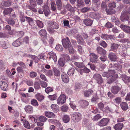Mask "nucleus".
<instances>
[{
  "label": "nucleus",
  "instance_id": "f257e3e1",
  "mask_svg": "<svg viewBox=\"0 0 130 130\" xmlns=\"http://www.w3.org/2000/svg\"><path fill=\"white\" fill-rule=\"evenodd\" d=\"M130 14V7H129L127 11L123 12L121 15V20L122 22H124V21H128L129 18Z\"/></svg>",
  "mask_w": 130,
  "mask_h": 130
},
{
  "label": "nucleus",
  "instance_id": "f03ea898",
  "mask_svg": "<svg viewBox=\"0 0 130 130\" xmlns=\"http://www.w3.org/2000/svg\"><path fill=\"white\" fill-rule=\"evenodd\" d=\"M30 5L28 6V8L33 11L35 12L37 10L35 7L37 6L35 0H29Z\"/></svg>",
  "mask_w": 130,
  "mask_h": 130
},
{
  "label": "nucleus",
  "instance_id": "7ed1b4c3",
  "mask_svg": "<svg viewBox=\"0 0 130 130\" xmlns=\"http://www.w3.org/2000/svg\"><path fill=\"white\" fill-rule=\"evenodd\" d=\"M62 45L66 48H68L71 45L69 39L68 37L63 39L62 40Z\"/></svg>",
  "mask_w": 130,
  "mask_h": 130
},
{
  "label": "nucleus",
  "instance_id": "20e7f679",
  "mask_svg": "<svg viewBox=\"0 0 130 130\" xmlns=\"http://www.w3.org/2000/svg\"><path fill=\"white\" fill-rule=\"evenodd\" d=\"M90 60L91 62L94 63H96L98 61V56L95 54L93 53H90Z\"/></svg>",
  "mask_w": 130,
  "mask_h": 130
},
{
  "label": "nucleus",
  "instance_id": "39448f33",
  "mask_svg": "<svg viewBox=\"0 0 130 130\" xmlns=\"http://www.w3.org/2000/svg\"><path fill=\"white\" fill-rule=\"evenodd\" d=\"M93 78L95 79L99 84H101L103 82L102 76L100 74L98 73L94 74L93 76Z\"/></svg>",
  "mask_w": 130,
  "mask_h": 130
},
{
  "label": "nucleus",
  "instance_id": "423d86ee",
  "mask_svg": "<svg viewBox=\"0 0 130 130\" xmlns=\"http://www.w3.org/2000/svg\"><path fill=\"white\" fill-rule=\"evenodd\" d=\"M108 6L109 9H106V12L109 14H113L114 13V2L109 3Z\"/></svg>",
  "mask_w": 130,
  "mask_h": 130
},
{
  "label": "nucleus",
  "instance_id": "0eeeda50",
  "mask_svg": "<svg viewBox=\"0 0 130 130\" xmlns=\"http://www.w3.org/2000/svg\"><path fill=\"white\" fill-rule=\"evenodd\" d=\"M109 121L108 119L103 118L98 122V125L100 126H104L107 125Z\"/></svg>",
  "mask_w": 130,
  "mask_h": 130
},
{
  "label": "nucleus",
  "instance_id": "6e6552de",
  "mask_svg": "<svg viewBox=\"0 0 130 130\" xmlns=\"http://www.w3.org/2000/svg\"><path fill=\"white\" fill-rule=\"evenodd\" d=\"M48 24L49 27L53 29H57L59 27V25L57 23L53 21H49Z\"/></svg>",
  "mask_w": 130,
  "mask_h": 130
},
{
  "label": "nucleus",
  "instance_id": "1a4fd4ad",
  "mask_svg": "<svg viewBox=\"0 0 130 130\" xmlns=\"http://www.w3.org/2000/svg\"><path fill=\"white\" fill-rule=\"evenodd\" d=\"M66 100L65 95L64 94L61 95L57 99V103L59 105L62 104L65 102Z\"/></svg>",
  "mask_w": 130,
  "mask_h": 130
},
{
  "label": "nucleus",
  "instance_id": "9d476101",
  "mask_svg": "<svg viewBox=\"0 0 130 130\" xmlns=\"http://www.w3.org/2000/svg\"><path fill=\"white\" fill-rule=\"evenodd\" d=\"M72 118L74 120L78 121L81 119V115L78 112H75L73 114Z\"/></svg>",
  "mask_w": 130,
  "mask_h": 130
},
{
  "label": "nucleus",
  "instance_id": "9b49d317",
  "mask_svg": "<svg viewBox=\"0 0 130 130\" xmlns=\"http://www.w3.org/2000/svg\"><path fill=\"white\" fill-rule=\"evenodd\" d=\"M0 87L2 89L6 91L8 89V85L5 82L1 81L0 82Z\"/></svg>",
  "mask_w": 130,
  "mask_h": 130
},
{
  "label": "nucleus",
  "instance_id": "f8f14e48",
  "mask_svg": "<svg viewBox=\"0 0 130 130\" xmlns=\"http://www.w3.org/2000/svg\"><path fill=\"white\" fill-rule=\"evenodd\" d=\"M61 78L62 81L64 83H67L69 81V78L68 75L64 73H62L61 75Z\"/></svg>",
  "mask_w": 130,
  "mask_h": 130
},
{
  "label": "nucleus",
  "instance_id": "ddd939ff",
  "mask_svg": "<svg viewBox=\"0 0 130 130\" xmlns=\"http://www.w3.org/2000/svg\"><path fill=\"white\" fill-rule=\"evenodd\" d=\"M48 54L50 55L49 58L51 59H52L54 62H56L57 59L55 53L53 52H49Z\"/></svg>",
  "mask_w": 130,
  "mask_h": 130
},
{
  "label": "nucleus",
  "instance_id": "4468645a",
  "mask_svg": "<svg viewBox=\"0 0 130 130\" xmlns=\"http://www.w3.org/2000/svg\"><path fill=\"white\" fill-rule=\"evenodd\" d=\"M80 103L81 106L83 108L87 107L89 104L88 102L85 100H81Z\"/></svg>",
  "mask_w": 130,
  "mask_h": 130
},
{
  "label": "nucleus",
  "instance_id": "2eb2a0df",
  "mask_svg": "<svg viewBox=\"0 0 130 130\" xmlns=\"http://www.w3.org/2000/svg\"><path fill=\"white\" fill-rule=\"evenodd\" d=\"M83 22L86 26H91L92 24L93 20L90 19H84Z\"/></svg>",
  "mask_w": 130,
  "mask_h": 130
},
{
  "label": "nucleus",
  "instance_id": "dca6fc26",
  "mask_svg": "<svg viewBox=\"0 0 130 130\" xmlns=\"http://www.w3.org/2000/svg\"><path fill=\"white\" fill-rule=\"evenodd\" d=\"M24 109L25 111L28 113H32L33 111V108L30 105H27L26 106Z\"/></svg>",
  "mask_w": 130,
  "mask_h": 130
},
{
  "label": "nucleus",
  "instance_id": "f3484780",
  "mask_svg": "<svg viewBox=\"0 0 130 130\" xmlns=\"http://www.w3.org/2000/svg\"><path fill=\"white\" fill-rule=\"evenodd\" d=\"M43 10L45 16H48L50 12L48 6L47 5H44L43 7Z\"/></svg>",
  "mask_w": 130,
  "mask_h": 130
},
{
  "label": "nucleus",
  "instance_id": "a211bd4d",
  "mask_svg": "<svg viewBox=\"0 0 130 130\" xmlns=\"http://www.w3.org/2000/svg\"><path fill=\"white\" fill-rule=\"evenodd\" d=\"M21 39L20 38L17 39L13 43V45L14 46L18 47L21 45L22 43Z\"/></svg>",
  "mask_w": 130,
  "mask_h": 130
},
{
  "label": "nucleus",
  "instance_id": "6ab92c4d",
  "mask_svg": "<svg viewBox=\"0 0 130 130\" xmlns=\"http://www.w3.org/2000/svg\"><path fill=\"white\" fill-rule=\"evenodd\" d=\"M13 10L12 8H8L5 9L3 12V13L4 15L6 16V15L10 14Z\"/></svg>",
  "mask_w": 130,
  "mask_h": 130
},
{
  "label": "nucleus",
  "instance_id": "aec40b11",
  "mask_svg": "<svg viewBox=\"0 0 130 130\" xmlns=\"http://www.w3.org/2000/svg\"><path fill=\"white\" fill-rule=\"evenodd\" d=\"M39 34L41 37L45 39L47 37V33L46 30L44 29H42L39 32Z\"/></svg>",
  "mask_w": 130,
  "mask_h": 130
},
{
  "label": "nucleus",
  "instance_id": "412c9836",
  "mask_svg": "<svg viewBox=\"0 0 130 130\" xmlns=\"http://www.w3.org/2000/svg\"><path fill=\"white\" fill-rule=\"evenodd\" d=\"M76 37L78 40V43L80 44H83L85 43L84 41L81 36L79 35H77Z\"/></svg>",
  "mask_w": 130,
  "mask_h": 130
},
{
  "label": "nucleus",
  "instance_id": "4be33fe9",
  "mask_svg": "<svg viewBox=\"0 0 130 130\" xmlns=\"http://www.w3.org/2000/svg\"><path fill=\"white\" fill-rule=\"evenodd\" d=\"M93 93V91L90 89L86 90L84 91V96L86 97H88L90 96Z\"/></svg>",
  "mask_w": 130,
  "mask_h": 130
},
{
  "label": "nucleus",
  "instance_id": "5701e85b",
  "mask_svg": "<svg viewBox=\"0 0 130 130\" xmlns=\"http://www.w3.org/2000/svg\"><path fill=\"white\" fill-rule=\"evenodd\" d=\"M121 77L122 80L125 83L130 82V77L125 75H122Z\"/></svg>",
  "mask_w": 130,
  "mask_h": 130
},
{
  "label": "nucleus",
  "instance_id": "b1692460",
  "mask_svg": "<svg viewBox=\"0 0 130 130\" xmlns=\"http://www.w3.org/2000/svg\"><path fill=\"white\" fill-rule=\"evenodd\" d=\"M121 27L124 32L130 34V27L124 25H121Z\"/></svg>",
  "mask_w": 130,
  "mask_h": 130
},
{
  "label": "nucleus",
  "instance_id": "393cba45",
  "mask_svg": "<svg viewBox=\"0 0 130 130\" xmlns=\"http://www.w3.org/2000/svg\"><path fill=\"white\" fill-rule=\"evenodd\" d=\"M2 3L3 6L6 7H9L11 5L12 2L11 1L8 0L3 2Z\"/></svg>",
  "mask_w": 130,
  "mask_h": 130
},
{
  "label": "nucleus",
  "instance_id": "a878e982",
  "mask_svg": "<svg viewBox=\"0 0 130 130\" xmlns=\"http://www.w3.org/2000/svg\"><path fill=\"white\" fill-rule=\"evenodd\" d=\"M44 113L45 116L48 118H53L55 116V114L53 112L50 111H46Z\"/></svg>",
  "mask_w": 130,
  "mask_h": 130
},
{
  "label": "nucleus",
  "instance_id": "bb28decb",
  "mask_svg": "<svg viewBox=\"0 0 130 130\" xmlns=\"http://www.w3.org/2000/svg\"><path fill=\"white\" fill-rule=\"evenodd\" d=\"M97 52L100 54H105L106 53V51L103 48L100 47H98L97 48Z\"/></svg>",
  "mask_w": 130,
  "mask_h": 130
},
{
  "label": "nucleus",
  "instance_id": "cd10ccee",
  "mask_svg": "<svg viewBox=\"0 0 130 130\" xmlns=\"http://www.w3.org/2000/svg\"><path fill=\"white\" fill-rule=\"evenodd\" d=\"M56 3L58 9L61 10L62 8V3L61 1L57 0L56 1Z\"/></svg>",
  "mask_w": 130,
  "mask_h": 130
},
{
  "label": "nucleus",
  "instance_id": "c85d7f7f",
  "mask_svg": "<svg viewBox=\"0 0 130 130\" xmlns=\"http://www.w3.org/2000/svg\"><path fill=\"white\" fill-rule=\"evenodd\" d=\"M74 64L76 66L79 68H82L85 67V66L83 62H75Z\"/></svg>",
  "mask_w": 130,
  "mask_h": 130
},
{
  "label": "nucleus",
  "instance_id": "c756f323",
  "mask_svg": "<svg viewBox=\"0 0 130 130\" xmlns=\"http://www.w3.org/2000/svg\"><path fill=\"white\" fill-rule=\"evenodd\" d=\"M51 107L55 112L56 113L59 111L58 106L56 104H52L51 105Z\"/></svg>",
  "mask_w": 130,
  "mask_h": 130
},
{
  "label": "nucleus",
  "instance_id": "7c9ffc66",
  "mask_svg": "<svg viewBox=\"0 0 130 130\" xmlns=\"http://www.w3.org/2000/svg\"><path fill=\"white\" fill-rule=\"evenodd\" d=\"M36 98L39 101H41L43 100L44 97L39 93H37L35 95Z\"/></svg>",
  "mask_w": 130,
  "mask_h": 130
},
{
  "label": "nucleus",
  "instance_id": "2f4dec72",
  "mask_svg": "<svg viewBox=\"0 0 130 130\" xmlns=\"http://www.w3.org/2000/svg\"><path fill=\"white\" fill-rule=\"evenodd\" d=\"M120 105L121 108L123 110H126L128 108L127 104L125 102H122Z\"/></svg>",
  "mask_w": 130,
  "mask_h": 130
},
{
  "label": "nucleus",
  "instance_id": "473e14b6",
  "mask_svg": "<svg viewBox=\"0 0 130 130\" xmlns=\"http://www.w3.org/2000/svg\"><path fill=\"white\" fill-rule=\"evenodd\" d=\"M123 126L122 123H118L116 124L114 126V128L116 130H121Z\"/></svg>",
  "mask_w": 130,
  "mask_h": 130
},
{
  "label": "nucleus",
  "instance_id": "72a5a7b5",
  "mask_svg": "<svg viewBox=\"0 0 130 130\" xmlns=\"http://www.w3.org/2000/svg\"><path fill=\"white\" fill-rule=\"evenodd\" d=\"M113 36L111 35H108L106 34L103 35L102 37L105 39H110L111 40H113Z\"/></svg>",
  "mask_w": 130,
  "mask_h": 130
},
{
  "label": "nucleus",
  "instance_id": "f704fd0d",
  "mask_svg": "<svg viewBox=\"0 0 130 130\" xmlns=\"http://www.w3.org/2000/svg\"><path fill=\"white\" fill-rule=\"evenodd\" d=\"M77 8H80L83 6L84 4V1L83 0H77Z\"/></svg>",
  "mask_w": 130,
  "mask_h": 130
},
{
  "label": "nucleus",
  "instance_id": "c9c22d12",
  "mask_svg": "<svg viewBox=\"0 0 130 130\" xmlns=\"http://www.w3.org/2000/svg\"><path fill=\"white\" fill-rule=\"evenodd\" d=\"M25 18L26 19V21H28L29 25H34V22L32 19L27 16L25 17Z\"/></svg>",
  "mask_w": 130,
  "mask_h": 130
},
{
  "label": "nucleus",
  "instance_id": "e433bc0d",
  "mask_svg": "<svg viewBox=\"0 0 130 130\" xmlns=\"http://www.w3.org/2000/svg\"><path fill=\"white\" fill-rule=\"evenodd\" d=\"M58 64L61 67H63L65 64V62L63 58H60L58 60Z\"/></svg>",
  "mask_w": 130,
  "mask_h": 130
},
{
  "label": "nucleus",
  "instance_id": "4c0bfd02",
  "mask_svg": "<svg viewBox=\"0 0 130 130\" xmlns=\"http://www.w3.org/2000/svg\"><path fill=\"white\" fill-rule=\"evenodd\" d=\"M82 87V84L79 83H76L75 86V90L76 91L79 90Z\"/></svg>",
  "mask_w": 130,
  "mask_h": 130
},
{
  "label": "nucleus",
  "instance_id": "58836bf2",
  "mask_svg": "<svg viewBox=\"0 0 130 130\" xmlns=\"http://www.w3.org/2000/svg\"><path fill=\"white\" fill-rule=\"evenodd\" d=\"M6 21L9 25L12 26H13L15 24V22L14 21L12 18L6 20Z\"/></svg>",
  "mask_w": 130,
  "mask_h": 130
},
{
  "label": "nucleus",
  "instance_id": "ea45409f",
  "mask_svg": "<svg viewBox=\"0 0 130 130\" xmlns=\"http://www.w3.org/2000/svg\"><path fill=\"white\" fill-rule=\"evenodd\" d=\"M63 122L65 123L68 122L70 120V118L67 115H64L62 118Z\"/></svg>",
  "mask_w": 130,
  "mask_h": 130
},
{
  "label": "nucleus",
  "instance_id": "a19ab883",
  "mask_svg": "<svg viewBox=\"0 0 130 130\" xmlns=\"http://www.w3.org/2000/svg\"><path fill=\"white\" fill-rule=\"evenodd\" d=\"M30 57L32 59H33L35 63H37L40 60V59L37 56L35 55H30Z\"/></svg>",
  "mask_w": 130,
  "mask_h": 130
},
{
  "label": "nucleus",
  "instance_id": "79ce46f5",
  "mask_svg": "<svg viewBox=\"0 0 130 130\" xmlns=\"http://www.w3.org/2000/svg\"><path fill=\"white\" fill-rule=\"evenodd\" d=\"M65 8L68 10L73 12L74 10L73 8L69 4H68L65 6Z\"/></svg>",
  "mask_w": 130,
  "mask_h": 130
},
{
  "label": "nucleus",
  "instance_id": "37998d69",
  "mask_svg": "<svg viewBox=\"0 0 130 130\" xmlns=\"http://www.w3.org/2000/svg\"><path fill=\"white\" fill-rule=\"evenodd\" d=\"M91 8L89 7H84L83 8L81 9L80 10V11L83 13H85L88 11H89Z\"/></svg>",
  "mask_w": 130,
  "mask_h": 130
},
{
  "label": "nucleus",
  "instance_id": "c03bdc74",
  "mask_svg": "<svg viewBox=\"0 0 130 130\" xmlns=\"http://www.w3.org/2000/svg\"><path fill=\"white\" fill-rule=\"evenodd\" d=\"M102 117L100 114H97L94 116L92 119V120L94 121H97L99 119H101Z\"/></svg>",
  "mask_w": 130,
  "mask_h": 130
},
{
  "label": "nucleus",
  "instance_id": "a18cd8bd",
  "mask_svg": "<svg viewBox=\"0 0 130 130\" xmlns=\"http://www.w3.org/2000/svg\"><path fill=\"white\" fill-rule=\"evenodd\" d=\"M119 84L117 86H114V94H117L121 89V88L119 86Z\"/></svg>",
  "mask_w": 130,
  "mask_h": 130
},
{
  "label": "nucleus",
  "instance_id": "49530a36",
  "mask_svg": "<svg viewBox=\"0 0 130 130\" xmlns=\"http://www.w3.org/2000/svg\"><path fill=\"white\" fill-rule=\"evenodd\" d=\"M23 125L26 128L29 129L30 127L29 122L26 120H24L23 121Z\"/></svg>",
  "mask_w": 130,
  "mask_h": 130
},
{
  "label": "nucleus",
  "instance_id": "de8ad7c7",
  "mask_svg": "<svg viewBox=\"0 0 130 130\" xmlns=\"http://www.w3.org/2000/svg\"><path fill=\"white\" fill-rule=\"evenodd\" d=\"M53 71L54 73V75L56 76H59L60 74V72L59 71L54 68H53Z\"/></svg>",
  "mask_w": 130,
  "mask_h": 130
},
{
  "label": "nucleus",
  "instance_id": "09e8293b",
  "mask_svg": "<svg viewBox=\"0 0 130 130\" xmlns=\"http://www.w3.org/2000/svg\"><path fill=\"white\" fill-rule=\"evenodd\" d=\"M57 97V96L56 94H55L52 95H49L48 96V98L51 100H56Z\"/></svg>",
  "mask_w": 130,
  "mask_h": 130
},
{
  "label": "nucleus",
  "instance_id": "8fccbe9b",
  "mask_svg": "<svg viewBox=\"0 0 130 130\" xmlns=\"http://www.w3.org/2000/svg\"><path fill=\"white\" fill-rule=\"evenodd\" d=\"M74 69L73 68H72L69 70L68 71V74L70 76H72L74 73Z\"/></svg>",
  "mask_w": 130,
  "mask_h": 130
},
{
  "label": "nucleus",
  "instance_id": "3c124183",
  "mask_svg": "<svg viewBox=\"0 0 130 130\" xmlns=\"http://www.w3.org/2000/svg\"><path fill=\"white\" fill-rule=\"evenodd\" d=\"M98 108L101 110L103 111H105L104 109V104L102 103L101 102L98 104Z\"/></svg>",
  "mask_w": 130,
  "mask_h": 130
},
{
  "label": "nucleus",
  "instance_id": "603ef678",
  "mask_svg": "<svg viewBox=\"0 0 130 130\" xmlns=\"http://www.w3.org/2000/svg\"><path fill=\"white\" fill-rule=\"evenodd\" d=\"M114 70L113 69H109L108 73V77L111 76H113Z\"/></svg>",
  "mask_w": 130,
  "mask_h": 130
},
{
  "label": "nucleus",
  "instance_id": "864d4df0",
  "mask_svg": "<svg viewBox=\"0 0 130 130\" xmlns=\"http://www.w3.org/2000/svg\"><path fill=\"white\" fill-rule=\"evenodd\" d=\"M35 22L37 23L38 26L42 28L43 26V24L41 21L39 20H36Z\"/></svg>",
  "mask_w": 130,
  "mask_h": 130
},
{
  "label": "nucleus",
  "instance_id": "5fc2aeb1",
  "mask_svg": "<svg viewBox=\"0 0 130 130\" xmlns=\"http://www.w3.org/2000/svg\"><path fill=\"white\" fill-rule=\"evenodd\" d=\"M31 102L32 105L35 106H38L39 105L37 100L35 99H32L31 101Z\"/></svg>",
  "mask_w": 130,
  "mask_h": 130
},
{
  "label": "nucleus",
  "instance_id": "6e6d98bb",
  "mask_svg": "<svg viewBox=\"0 0 130 130\" xmlns=\"http://www.w3.org/2000/svg\"><path fill=\"white\" fill-rule=\"evenodd\" d=\"M51 8L52 10L53 11H55L56 10V4L54 2H52L51 3Z\"/></svg>",
  "mask_w": 130,
  "mask_h": 130
},
{
  "label": "nucleus",
  "instance_id": "4d7b16f0",
  "mask_svg": "<svg viewBox=\"0 0 130 130\" xmlns=\"http://www.w3.org/2000/svg\"><path fill=\"white\" fill-rule=\"evenodd\" d=\"M62 56L64 58V60H66V61H68L70 59V57L69 55L66 54H62Z\"/></svg>",
  "mask_w": 130,
  "mask_h": 130
},
{
  "label": "nucleus",
  "instance_id": "13d9d810",
  "mask_svg": "<svg viewBox=\"0 0 130 130\" xmlns=\"http://www.w3.org/2000/svg\"><path fill=\"white\" fill-rule=\"evenodd\" d=\"M39 119L41 122H45L46 121L47 118L44 116H41L39 117Z\"/></svg>",
  "mask_w": 130,
  "mask_h": 130
},
{
  "label": "nucleus",
  "instance_id": "bf43d9fd",
  "mask_svg": "<svg viewBox=\"0 0 130 130\" xmlns=\"http://www.w3.org/2000/svg\"><path fill=\"white\" fill-rule=\"evenodd\" d=\"M69 52L70 54H73L74 53V49L71 45L68 47Z\"/></svg>",
  "mask_w": 130,
  "mask_h": 130
},
{
  "label": "nucleus",
  "instance_id": "052dcab7",
  "mask_svg": "<svg viewBox=\"0 0 130 130\" xmlns=\"http://www.w3.org/2000/svg\"><path fill=\"white\" fill-rule=\"evenodd\" d=\"M56 49L59 51H63V48L62 46L60 44L57 45L56 47Z\"/></svg>",
  "mask_w": 130,
  "mask_h": 130
},
{
  "label": "nucleus",
  "instance_id": "680f3d73",
  "mask_svg": "<svg viewBox=\"0 0 130 130\" xmlns=\"http://www.w3.org/2000/svg\"><path fill=\"white\" fill-rule=\"evenodd\" d=\"M61 109L62 111L66 112L68 110V107L67 106L64 105L62 106Z\"/></svg>",
  "mask_w": 130,
  "mask_h": 130
},
{
  "label": "nucleus",
  "instance_id": "e2e57ef3",
  "mask_svg": "<svg viewBox=\"0 0 130 130\" xmlns=\"http://www.w3.org/2000/svg\"><path fill=\"white\" fill-rule=\"evenodd\" d=\"M35 89H39L40 87V85L39 83L37 82H35L34 85Z\"/></svg>",
  "mask_w": 130,
  "mask_h": 130
},
{
  "label": "nucleus",
  "instance_id": "0e129e2a",
  "mask_svg": "<svg viewBox=\"0 0 130 130\" xmlns=\"http://www.w3.org/2000/svg\"><path fill=\"white\" fill-rule=\"evenodd\" d=\"M78 52L80 55H82L83 54L84 52V51L82 48L81 46L79 45L78 46Z\"/></svg>",
  "mask_w": 130,
  "mask_h": 130
},
{
  "label": "nucleus",
  "instance_id": "69168bd1",
  "mask_svg": "<svg viewBox=\"0 0 130 130\" xmlns=\"http://www.w3.org/2000/svg\"><path fill=\"white\" fill-rule=\"evenodd\" d=\"M53 89L50 87H48L45 88V91L47 93H48L49 92L53 91Z\"/></svg>",
  "mask_w": 130,
  "mask_h": 130
},
{
  "label": "nucleus",
  "instance_id": "338daca9",
  "mask_svg": "<svg viewBox=\"0 0 130 130\" xmlns=\"http://www.w3.org/2000/svg\"><path fill=\"white\" fill-rule=\"evenodd\" d=\"M121 101V98L118 97L115 99V103L117 104H119Z\"/></svg>",
  "mask_w": 130,
  "mask_h": 130
},
{
  "label": "nucleus",
  "instance_id": "774afa93",
  "mask_svg": "<svg viewBox=\"0 0 130 130\" xmlns=\"http://www.w3.org/2000/svg\"><path fill=\"white\" fill-rule=\"evenodd\" d=\"M92 2L95 4L96 7H98L100 5V3L99 0H92Z\"/></svg>",
  "mask_w": 130,
  "mask_h": 130
}]
</instances>
